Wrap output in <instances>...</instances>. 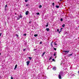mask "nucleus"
Listing matches in <instances>:
<instances>
[{
	"label": "nucleus",
	"instance_id": "11",
	"mask_svg": "<svg viewBox=\"0 0 79 79\" xmlns=\"http://www.w3.org/2000/svg\"><path fill=\"white\" fill-rule=\"evenodd\" d=\"M19 17V18H22V15H20Z\"/></svg>",
	"mask_w": 79,
	"mask_h": 79
},
{
	"label": "nucleus",
	"instance_id": "38",
	"mask_svg": "<svg viewBox=\"0 0 79 79\" xmlns=\"http://www.w3.org/2000/svg\"><path fill=\"white\" fill-rule=\"evenodd\" d=\"M1 35H2V33H0V37H1Z\"/></svg>",
	"mask_w": 79,
	"mask_h": 79
},
{
	"label": "nucleus",
	"instance_id": "28",
	"mask_svg": "<svg viewBox=\"0 0 79 79\" xmlns=\"http://www.w3.org/2000/svg\"><path fill=\"white\" fill-rule=\"evenodd\" d=\"M54 56H56V53L55 52L54 54Z\"/></svg>",
	"mask_w": 79,
	"mask_h": 79
},
{
	"label": "nucleus",
	"instance_id": "33",
	"mask_svg": "<svg viewBox=\"0 0 79 79\" xmlns=\"http://www.w3.org/2000/svg\"><path fill=\"white\" fill-rule=\"evenodd\" d=\"M59 31H60V30H59V29H57V32H59Z\"/></svg>",
	"mask_w": 79,
	"mask_h": 79
},
{
	"label": "nucleus",
	"instance_id": "16",
	"mask_svg": "<svg viewBox=\"0 0 79 79\" xmlns=\"http://www.w3.org/2000/svg\"><path fill=\"white\" fill-rule=\"evenodd\" d=\"M29 59H30V60H31L32 59V57H28Z\"/></svg>",
	"mask_w": 79,
	"mask_h": 79
},
{
	"label": "nucleus",
	"instance_id": "19",
	"mask_svg": "<svg viewBox=\"0 0 79 79\" xmlns=\"http://www.w3.org/2000/svg\"><path fill=\"white\" fill-rule=\"evenodd\" d=\"M72 55H73V54H72L69 55V56H71Z\"/></svg>",
	"mask_w": 79,
	"mask_h": 79
},
{
	"label": "nucleus",
	"instance_id": "29",
	"mask_svg": "<svg viewBox=\"0 0 79 79\" xmlns=\"http://www.w3.org/2000/svg\"><path fill=\"white\" fill-rule=\"evenodd\" d=\"M40 44H42V42H40Z\"/></svg>",
	"mask_w": 79,
	"mask_h": 79
},
{
	"label": "nucleus",
	"instance_id": "2",
	"mask_svg": "<svg viewBox=\"0 0 79 79\" xmlns=\"http://www.w3.org/2000/svg\"><path fill=\"white\" fill-rule=\"evenodd\" d=\"M63 74H64L63 72H60L59 74L60 76H63Z\"/></svg>",
	"mask_w": 79,
	"mask_h": 79
},
{
	"label": "nucleus",
	"instance_id": "41",
	"mask_svg": "<svg viewBox=\"0 0 79 79\" xmlns=\"http://www.w3.org/2000/svg\"><path fill=\"white\" fill-rule=\"evenodd\" d=\"M61 32V31H59V34H60V32Z\"/></svg>",
	"mask_w": 79,
	"mask_h": 79
},
{
	"label": "nucleus",
	"instance_id": "36",
	"mask_svg": "<svg viewBox=\"0 0 79 79\" xmlns=\"http://www.w3.org/2000/svg\"><path fill=\"white\" fill-rule=\"evenodd\" d=\"M61 29H63V28H62L60 29V32H61Z\"/></svg>",
	"mask_w": 79,
	"mask_h": 79
},
{
	"label": "nucleus",
	"instance_id": "8",
	"mask_svg": "<svg viewBox=\"0 0 79 79\" xmlns=\"http://www.w3.org/2000/svg\"><path fill=\"white\" fill-rule=\"evenodd\" d=\"M17 66H18V65L16 64L15 66L14 69H16V68H17Z\"/></svg>",
	"mask_w": 79,
	"mask_h": 79
},
{
	"label": "nucleus",
	"instance_id": "4",
	"mask_svg": "<svg viewBox=\"0 0 79 79\" xmlns=\"http://www.w3.org/2000/svg\"><path fill=\"white\" fill-rule=\"evenodd\" d=\"M29 14V11H27L25 13V14L26 15H27Z\"/></svg>",
	"mask_w": 79,
	"mask_h": 79
},
{
	"label": "nucleus",
	"instance_id": "6",
	"mask_svg": "<svg viewBox=\"0 0 79 79\" xmlns=\"http://www.w3.org/2000/svg\"><path fill=\"white\" fill-rule=\"evenodd\" d=\"M53 42L52 41V42L51 43V47H53Z\"/></svg>",
	"mask_w": 79,
	"mask_h": 79
},
{
	"label": "nucleus",
	"instance_id": "13",
	"mask_svg": "<svg viewBox=\"0 0 79 79\" xmlns=\"http://www.w3.org/2000/svg\"><path fill=\"white\" fill-rule=\"evenodd\" d=\"M53 69H55V70H56V67H54L53 68Z\"/></svg>",
	"mask_w": 79,
	"mask_h": 79
},
{
	"label": "nucleus",
	"instance_id": "44",
	"mask_svg": "<svg viewBox=\"0 0 79 79\" xmlns=\"http://www.w3.org/2000/svg\"><path fill=\"white\" fill-rule=\"evenodd\" d=\"M35 50H36V49H35Z\"/></svg>",
	"mask_w": 79,
	"mask_h": 79
},
{
	"label": "nucleus",
	"instance_id": "10",
	"mask_svg": "<svg viewBox=\"0 0 79 79\" xmlns=\"http://www.w3.org/2000/svg\"><path fill=\"white\" fill-rule=\"evenodd\" d=\"M52 56H51L49 59V60H52Z\"/></svg>",
	"mask_w": 79,
	"mask_h": 79
},
{
	"label": "nucleus",
	"instance_id": "9",
	"mask_svg": "<svg viewBox=\"0 0 79 79\" xmlns=\"http://www.w3.org/2000/svg\"><path fill=\"white\" fill-rule=\"evenodd\" d=\"M56 8H60V6L56 5Z\"/></svg>",
	"mask_w": 79,
	"mask_h": 79
},
{
	"label": "nucleus",
	"instance_id": "3",
	"mask_svg": "<svg viewBox=\"0 0 79 79\" xmlns=\"http://www.w3.org/2000/svg\"><path fill=\"white\" fill-rule=\"evenodd\" d=\"M29 63H30V61H27V66H28V65H29Z\"/></svg>",
	"mask_w": 79,
	"mask_h": 79
},
{
	"label": "nucleus",
	"instance_id": "34",
	"mask_svg": "<svg viewBox=\"0 0 79 79\" xmlns=\"http://www.w3.org/2000/svg\"><path fill=\"white\" fill-rule=\"evenodd\" d=\"M11 79H13V77H11Z\"/></svg>",
	"mask_w": 79,
	"mask_h": 79
},
{
	"label": "nucleus",
	"instance_id": "14",
	"mask_svg": "<svg viewBox=\"0 0 79 79\" xmlns=\"http://www.w3.org/2000/svg\"><path fill=\"white\" fill-rule=\"evenodd\" d=\"M65 26V24H63L62 26V27H64Z\"/></svg>",
	"mask_w": 79,
	"mask_h": 79
},
{
	"label": "nucleus",
	"instance_id": "23",
	"mask_svg": "<svg viewBox=\"0 0 79 79\" xmlns=\"http://www.w3.org/2000/svg\"><path fill=\"white\" fill-rule=\"evenodd\" d=\"M63 18L60 19V21H63Z\"/></svg>",
	"mask_w": 79,
	"mask_h": 79
},
{
	"label": "nucleus",
	"instance_id": "12",
	"mask_svg": "<svg viewBox=\"0 0 79 79\" xmlns=\"http://www.w3.org/2000/svg\"><path fill=\"white\" fill-rule=\"evenodd\" d=\"M45 53H46V52H44L43 53V54L42 55V56H44V55L45 54Z\"/></svg>",
	"mask_w": 79,
	"mask_h": 79
},
{
	"label": "nucleus",
	"instance_id": "17",
	"mask_svg": "<svg viewBox=\"0 0 79 79\" xmlns=\"http://www.w3.org/2000/svg\"><path fill=\"white\" fill-rule=\"evenodd\" d=\"M48 23H47V25H46V27H48Z\"/></svg>",
	"mask_w": 79,
	"mask_h": 79
},
{
	"label": "nucleus",
	"instance_id": "43",
	"mask_svg": "<svg viewBox=\"0 0 79 79\" xmlns=\"http://www.w3.org/2000/svg\"><path fill=\"white\" fill-rule=\"evenodd\" d=\"M61 0H60V1H61Z\"/></svg>",
	"mask_w": 79,
	"mask_h": 79
},
{
	"label": "nucleus",
	"instance_id": "24",
	"mask_svg": "<svg viewBox=\"0 0 79 79\" xmlns=\"http://www.w3.org/2000/svg\"><path fill=\"white\" fill-rule=\"evenodd\" d=\"M28 0H25V2H27V1H28Z\"/></svg>",
	"mask_w": 79,
	"mask_h": 79
},
{
	"label": "nucleus",
	"instance_id": "18",
	"mask_svg": "<svg viewBox=\"0 0 79 79\" xmlns=\"http://www.w3.org/2000/svg\"><path fill=\"white\" fill-rule=\"evenodd\" d=\"M20 19V18L19 17H18L17 18V20H19Z\"/></svg>",
	"mask_w": 79,
	"mask_h": 79
},
{
	"label": "nucleus",
	"instance_id": "25",
	"mask_svg": "<svg viewBox=\"0 0 79 79\" xmlns=\"http://www.w3.org/2000/svg\"><path fill=\"white\" fill-rule=\"evenodd\" d=\"M39 14L40 13L39 12L36 13V15H39Z\"/></svg>",
	"mask_w": 79,
	"mask_h": 79
},
{
	"label": "nucleus",
	"instance_id": "40",
	"mask_svg": "<svg viewBox=\"0 0 79 79\" xmlns=\"http://www.w3.org/2000/svg\"><path fill=\"white\" fill-rule=\"evenodd\" d=\"M15 15H16V13H15Z\"/></svg>",
	"mask_w": 79,
	"mask_h": 79
},
{
	"label": "nucleus",
	"instance_id": "42",
	"mask_svg": "<svg viewBox=\"0 0 79 79\" xmlns=\"http://www.w3.org/2000/svg\"><path fill=\"white\" fill-rule=\"evenodd\" d=\"M1 55V53H0V55Z\"/></svg>",
	"mask_w": 79,
	"mask_h": 79
},
{
	"label": "nucleus",
	"instance_id": "37",
	"mask_svg": "<svg viewBox=\"0 0 79 79\" xmlns=\"http://www.w3.org/2000/svg\"><path fill=\"white\" fill-rule=\"evenodd\" d=\"M26 6H28V4H26Z\"/></svg>",
	"mask_w": 79,
	"mask_h": 79
},
{
	"label": "nucleus",
	"instance_id": "15",
	"mask_svg": "<svg viewBox=\"0 0 79 79\" xmlns=\"http://www.w3.org/2000/svg\"><path fill=\"white\" fill-rule=\"evenodd\" d=\"M34 37H37V36H38V35L37 34H35L34 35Z\"/></svg>",
	"mask_w": 79,
	"mask_h": 79
},
{
	"label": "nucleus",
	"instance_id": "26",
	"mask_svg": "<svg viewBox=\"0 0 79 79\" xmlns=\"http://www.w3.org/2000/svg\"><path fill=\"white\" fill-rule=\"evenodd\" d=\"M54 50H55V51H56V48H54Z\"/></svg>",
	"mask_w": 79,
	"mask_h": 79
},
{
	"label": "nucleus",
	"instance_id": "27",
	"mask_svg": "<svg viewBox=\"0 0 79 79\" xmlns=\"http://www.w3.org/2000/svg\"><path fill=\"white\" fill-rule=\"evenodd\" d=\"M52 5L53 6H54V5H55V3H54V2L52 3Z\"/></svg>",
	"mask_w": 79,
	"mask_h": 79
},
{
	"label": "nucleus",
	"instance_id": "22",
	"mask_svg": "<svg viewBox=\"0 0 79 79\" xmlns=\"http://www.w3.org/2000/svg\"><path fill=\"white\" fill-rule=\"evenodd\" d=\"M16 36H17V37H19V35H18L17 34L16 35Z\"/></svg>",
	"mask_w": 79,
	"mask_h": 79
},
{
	"label": "nucleus",
	"instance_id": "21",
	"mask_svg": "<svg viewBox=\"0 0 79 79\" xmlns=\"http://www.w3.org/2000/svg\"><path fill=\"white\" fill-rule=\"evenodd\" d=\"M54 44L55 45H57V44H56L55 42L54 43Z\"/></svg>",
	"mask_w": 79,
	"mask_h": 79
},
{
	"label": "nucleus",
	"instance_id": "39",
	"mask_svg": "<svg viewBox=\"0 0 79 79\" xmlns=\"http://www.w3.org/2000/svg\"><path fill=\"white\" fill-rule=\"evenodd\" d=\"M25 50H26V49H23V51H25Z\"/></svg>",
	"mask_w": 79,
	"mask_h": 79
},
{
	"label": "nucleus",
	"instance_id": "30",
	"mask_svg": "<svg viewBox=\"0 0 79 79\" xmlns=\"http://www.w3.org/2000/svg\"><path fill=\"white\" fill-rule=\"evenodd\" d=\"M52 61H55V59H52Z\"/></svg>",
	"mask_w": 79,
	"mask_h": 79
},
{
	"label": "nucleus",
	"instance_id": "35",
	"mask_svg": "<svg viewBox=\"0 0 79 79\" xmlns=\"http://www.w3.org/2000/svg\"><path fill=\"white\" fill-rule=\"evenodd\" d=\"M31 23V21H30V22L28 23H29V24H30V23Z\"/></svg>",
	"mask_w": 79,
	"mask_h": 79
},
{
	"label": "nucleus",
	"instance_id": "1",
	"mask_svg": "<svg viewBox=\"0 0 79 79\" xmlns=\"http://www.w3.org/2000/svg\"><path fill=\"white\" fill-rule=\"evenodd\" d=\"M63 52H65L66 53H68L69 52V51H63Z\"/></svg>",
	"mask_w": 79,
	"mask_h": 79
},
{
	"label": "nucleus",
	"instance_id": "5",
	"mask_svg": "<svg viewBox=\"0 0 79 79\" xmlns=\"http://www.w3.org/2000/svg\"><path fill=\"white\" fill-rule=\"evenodd\" d=\"M59 79H61L62 78H61V75H59Z\"/></svg>",
	"mask_w": 79,
	"mask_h": 79
},
{
	"label": "nucleus",
	"instance_id": "7",
	"mask_svg": "<svg viewBox=\"0 0 79 79\" xmlns=\"http://www.w3.org/2000/svg\"><path fill=\"white\" fill-rule=\"evenodd\" d=\"M46 29L47 31V32H48V31H50V30L49 29V28H47Z\"/></svg>",
	"mask_w": 79,
	"mask_h": 79
},
{
	"label": "nucleus",
	"instance_id": "32",
	"mask_svg": "<svg viewBox=\"0 0 79 79\" xmlns=\"http://www.w3.org/2000/svg\"><path fill=\"white\" fill-rule=\"evenodd\" d=\"M23 35H25V36H26V34H25Z\"/></svg>",
	"mask_w": 79,
	"mask_h": 79
},
{
	"label": "nucleus",
	"instance_id": "20",
	"mask_svg": "<svg viewBox=\"0 0 79 79\" xmlns=\"http://www.w3.org/2000/svg\"><path fill=\"white\" fill-rule=\"evenodd\" d=\"M42 5H40V6H39V8H42Z\"/></svg>",
	"mask_w": 79,
	"mask_h": 79
},
{
	"label": "nucleus",
	"instance_id": "31",
	"mask_svg": "<svg viewBox=\"0 0 79 79\" xmlns=\"http://www.w3.org/2000/svg\"><path fill=\"white\" fill-rule=\"evenodd\" d=\"M7 7V4H6V5L5 7V8H6Z\"/></svg>",
	"mask_w": 79,
	"mask_h": 79
}]
</instances>
